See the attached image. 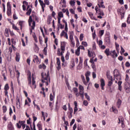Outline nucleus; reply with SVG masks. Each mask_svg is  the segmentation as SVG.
<instances>
[{"mask_svg": "<svg viewBox=\"0 0 130 130\" xmlns=\"http://www.w3.org/2000/svg\"><path fill=\"white\" fill-rule=\"evenodd\" d=\"M41 76H42V79H44L45 81H47V80H48L49 79V82H50V77H49V72H48L47 75H46V73H45V75H43V73H42L41 74Z\"/></svg>", "mask_w": 130, "mask_h": 130, "instance_id": "1", "label": "nucleus"}, {"mask_svg": "<svg viewBox=\"0 0 130 130\" xmlns=\"http://www.w3.org/2000/svg\"><path fill=\"white\" fill-rule=\"evenodd\" d=\"M124 89L126 93H129L130 92V84L128 82L125 83Z\"/></svg>", "mask_w": 130, "mask_h": 130, "instance_id": "2", "label": "nucleus"}, {"mask_svg": "<svg viewBox=\"0 0 130 130\" xmlns=\"http://www.w3.org/2000/svg\"><path fill=\"white\" fill-rule=\"evenodd\" d=\"M114 77L116 79V80H121V77L120 76V74L118 71L115 74V70L113 72Z\"/></svg>", "mask_w": 130, "mask_h": 130, "instance_id": "3", "label": "nucleus"}, {"mask_svg": "<svg viewBox=\"0 0 130 130\" xmlns=\"http://www.w3.org/2000/svg\"><path fill=\"white\" fill-rule=\"evenodd\" d=\"M106 76L107 79H108V81H113V78L112 76H110V72L109 71L107 72Z\"/></svg>", "mask_w": 130, "mask_h": 130, "instance_id": "4", "label": "nucleus"}, {"mask_svg": "<svg viewBox=\"0 0 130 130\" xmlns=\"http://www.w3.org/2000/svg\"><path fill=\"white\" fill-rule=\"evenodd\" d=\"M101 87H102V90H104V86H105V81L103 78L101 79Z\"/></svg>", "mask_w": 130, "mask_h": 130, "instance_id": "5", "label": "nucleus"}, {"mask_svg": "<svg viewBox=\"0 0 130 130\" xmlns=\"http://www.w3.org/2000/svg\"><path fill=\"white\" fill-rule=\"evenodd\" d=\"M82 63H83V59L81 57H80V60H79V64L78 66L77 67L78 70H81L82 69Z\"/></svg>", "mask_w": 130, "mask_h": 130, "instance_id": "6", "label": "nucleus"}, {"mask_svg": "<svg viewBox=\"0 0 130 130\" xmlns=\"http://www.w3.org/2000/svg\"><path fill=\"white\" fill-rule=\"evenodd\" d=\"M60 47H61V50L62 51H64V50H66V42H61Z\"/></svg>", "mask_w": 130, "mask_h": 130, "instance_id": "7", "label": "nucleus"}, {"mask_svg": "<svg viewBox=\"0 0 130 130\" xmlns=\"http://www.w3.org/2000/svg\"><path fill=\"white\" fill-rule=\"evenodd\" d=\"M26 11H27V12H26V15H27V16H30L32 12V9L30 8V6H27Z\"/></svg>", "mask_w": 130, "mask_h": 130, "instance_id": "8", "label": "nucleus"}, {"mask_svg": "<svg viewBox=\"0 0 130 130\" xmlns=\"http://www.w3.org/2000/svg\"><path fill=\"white\" fill-rule=\"evenodd\" d=\"M36 24V22H35V21H32V25L31 26V28L29 29V31L30 32V34L33 32V30H34L35 28V25Z\"/></svg>", "mask_w": 130, "mask_h": 130, "instance_id": "9", "label": "nucleus"}, {"mask_svg": "<svg viewBox=\"0 0 130 130\" xmlns=\"http://www.w3.org/2000/svg\"><path fill=\"white\" fill-rule=\"evenodd\" d=\"M51 21H52V17H51V16L49 15L48 16V18H47V24L48 25H50Z\"/></svg>", "mask_w": 130, "mask_h": 130, "instance_id": "10", "label": "nucleus"}, {"mask_svg": "<svg viewBox=\"0 0 130 130\" xmlns=\"http://www.w3.org/2000/svg\"><path fill=\"white\" fill-rule=\"evenodd\" d=\"M105 53L106 54L107 56H109L111 53H110V51L109 50V48H107L105 50Z\"/></svg>", "mask_w": 130, "mask_h": 130, "instance_id": "11", "label": "nucleus"}, {"mask_svg": "<svg viewBox=\"0 0 130 130\" xmlns=\"http://www.w3.org/2000/svg\"><path fill=\"white\" fill-rule=\"evenodd\" d=\"M20 54L19 53H16V57L15 59L17 62L20 61Z\"/></svg>", "mask_w": 130, "mask_h": 130, "instance_id": "12", "label": "nucleus"}, {"mask_svg": "<svg viewBox=\"0 0 130 130\" xmlns=\"http://www.w3.org/2000/svg\"><path fill=\"white\" fill-rule=\"evenodd\" d=\"M85 92H84V90H80L79 91V95H80V97H81L82 99H83V100H84V93Z\"/></svg>", "mask_w": 130, "mask_h": 130, "instance_id": "13", "label": "nucleus"}, {"mask_svg": "<svg viewBox=\"0 0 130 130\" xmlns=\"http://www.w3.org/2000/svg\"><path fill=\"white\" fill-rule=\"evenodd\" d=\"M120 105H121V101L120 99H118V101L117 102V106L118 108H119Z\"/></svg>", "mask_w": 130, "mask_h": 130, "instance_id": "14", "label": "nucleus"}, {"mask_svg": "<svg viewBox=\"0 0 130 130\" xmlns=\"http://www.w3.org/2000/svg\"><path fill=\"white\" fill-rule=\"evenodd\" d=\"M16 106L17 108H20L21 107V104L20 103V99H18L17 102H16Z\"/></svg>", "mask_w": 130, "mask_h": 130, "instance_id": "15", "label": "nucleus"}, {"mask_svg": "<svg viewBox=\"0 0 130 130\" xmlns=\"http://www.w3.org/2000/svg\"><path fill=\"white\" fill-rule=\"evenodd\" d=\"M118 120H119V121H118V123H119V124L120 123L121 121L122 124V123H123V120H124L123 117H119Z\"/></svg>", "mask_w": 130, "mask_h": 130, "instance_id": "16", "label": "nucleus"}, {"mask_svg": "<svg viewBox=\"0 0 130 130\" xmlns=\"http://www.w3.org/2000/svg\"><path fill=\"white\" fill-rule=\"evenodd\" d=\"M110 55L112 57H114V55L116 53L115 50L110 51Z\"/></svg>", "mask_w": 130, "mask_h": 130, "instance_id": "17", "label": "nucleus"}, {"mask_svg": "<svg viewBox=\"0 0 130 130\" xmlns=\"http://www.w3.org/2000/svg\"><path fill=\"white\" fill-rule=\"evenodd\" d=\"M105 40L106 42H107V43H110V37H106Z\"/></svg>", "mask_w": 130, "mask_h": 130, "instance_id": "18", "label": "nucleus"}, {"mask_svg": "<svg viewBox=\"0 0 130 130\" xmlns=\"http://www.w3.org/2000/svg\"><path fill=\"white\" fill-rule=\"evenodd\" d=\"M12 28L16 31H20V29L18 28V27L16 25H15V24L14 23H12Z\"/></svg>", "mask_w": 130, "mask_h": 130, "instance_id": "19", "label": "nucleus"}, {"mask_svg": "<svg viewBox=\"0 0 130 130\" xmlns=\"http://www.w3.org/2000/svg\"><path fill=\"white\" fill-rule=\"evenodd\" d=\"M33 22V19H32V16H29V19H28V24L29 26H31V23Z\"/></svg>", "mask_w": 130, "mask_h": 130, "instance_id": "20", "label": "nucleus"}, {"mask_svg": "<svg viewBox=\"0 0 130 130\" xmlns=\"http://www.w3.org/2000/svg\"><path fill=\"white\" fill-rule=\"evenodd\" d=\"M98 15H100L101 16H104V12L101 11V9H99Z\"/></svg>", "mask_w": 130, "mask_h": 130, "instance_id": "21", "label": "nucleus"}, {"mask_svg": "<svg viewBox=\"0 0 130 130\" xmlns=\"http://www.w3.org/2000/svg\"><path fill=\"white\" fill-rule=\"evenodd\" d=\"M35 60H36L37 63H40V61L39 60V58H38V56H35Z\"/></svg>", "mask_w": 130, "mask_h": 130, "instance_id": "22", "label": "nucleus"}, {"mask_svg": "<svg viewBox=\"0 0 130 130\" xmlns=\"http://www.w3.org/2000/svg\"><path fill=\"white\" fill-rule=\"evenodd\" d=\"M9 89H10V86H9L8 84H6L5 86L4 90H5V91H8V90H9Z\"/></svg>", "mask_w": 130, "mask_h": 130, "instance_id": "23", "label": "nucleus"}, {"mask_svg": "<svg viewBox=\"0 0 130 130\" xmlns=\"http://www.w3.org/2000/svg\"><path fill=\"white\" fill-rule=\"evenodd\" d=\"M7 10H12V6H11V3L10 2L7 3Z\"/></svg>", "mask_w": 130, "mask_h": 130, "instance_id": "24", "label": "nucleus"}, {"mask_svg": "<svg viewBox=\"0 0 130 130\" xmlns=\"http://www.w3.org/2000/svg\"><path fill=\"white\" fill-rule=\"evenodd\" d=\"M35 78H34V77L32 76V85L35 86V88H36V85H35Z\"/></svg>", "mask_w": 130, "mask_h": 130, "instance_id": "25", "label": "nucleus"}, {"mask_svg": "<svg viewBox=\"0 0 130 130\" xmlns=\"http://www.w3.org/2000/svg\"><path fill=\"white\" fill-rule=\"evenodd\" d=\"M58 16L59 17V18H63V14H62V12H59L58 13Z\"/></svg>", "mask_w": 130, "mask_h": 130, "instance_id": "26", "label": "nucleus"}, {"mask_svg": "<svg viewBox=\"0 0 130 130\" xmlns=\"http://www.w3.org/2000/svg\"><path fill=\"white\" fill-rule=\"evenodd\" d=\"M39 2L40 5L42 7H45V4H44V3H43V1H42V0H39Z\"/></svg>", "mask_w": 130, "mask_h": 130, "instance_id": "27", "label": "nucleus"}, {"mask_svg": "<svg viewBox=\"0 0 130 130\" xmlns=\"http://www.w3.org/2000/svg\"><path fill=\"white\" fill-rule=\"evenodd\" d=\"M8 16H11L12 15V9H7Z\"/></svg>", "mask_w": 130, "mask_h": 130, "instance_id": "28", "label": "nucleus"}, {"mask_svg": "<svg viewBox=\"0 0 130 130\" xmlns=\"http://www.w3.org/2000/svg\"><path fill=\"white\" fill-rule=\"evenodd\" d=\"M16 72H17V81L19 83V78H20V73L19 72V71L18 70H16Z\"/></svg>", "mask_w": 130, "mask_h": 130, "instance_id": "29", "label": "nucleus"}, {"mask_svg": "<svg viewBox=\"0 0 130 130\" xmlns=\"http://www.w3.org/2000/svg\"><path fill=\"white\" fill-rule=\"evenodd\" d=\"M5 34H6V37H9V29L8 28L5 29Z\"/></svg>", "mask_w": 130, "mask_h": 130, "instance_id": "30", "label": "nucleus"}, {"mask_svg": "<svg viewBox=\"0 0 130 130\" xmlns=\"http://www.w3.org/2000/svg\"><path fill=\"white\" fill-rule=\"evenodd\" d=\"M56 60H57V62H56L57 65L60 66V60L59 58V57L56 58Z\"/></svg>", "mask_w": 130, "mask_h": 130, "instance_id": "31", "label": "nucleus"}, {"mask_svg": "<svg viewBox=\"0 0 130 130\" xmlns=\"http://www.w3.org/2000/svg\"><path fill=\"white\" fill-rule=\"evenodd\" d=\"M23 23H24V21H20L19 22V25L20 26L21 30H22V27H23Z\"/></svg>", "mask_w": 130, "mask_h": 130, "instance_id": "32", "label": "nucleus"}, {"mask_svg": "<svg viewBox=\"0 0 130 130\" xmlns=\"http://www.w3.org/2000/svg\"><path fill=\"white\" fill-rule=\"evenodd\" d=\"M113 84V81L110 80L108 82V86L109 87H111L112 85Z\"/></svg>", "mask_w": 130, "mask_h": 130, "instance_id": "33", "label": "nucleus"}, {"mask_svg": "<svg viewBox=\"0 0 130 130\" xmlns=\"http://www.w3.org/2000/svg\"><path fill=\"white\" fill-rule=\"evenodd\" d=\"M85 96L87 99V100H88V101H90V96H89L88 95V93H85Z\"/></svg>", "mask_w": 130, "mask_h": 130, "instance_id": "34", "label": "nucleus"}, {"mask_svg": "<svg viewBox=\"0 0 130 130\" xmlns=\"http://www.w3.org/2000/svg\"><path fill=\"white\" fill-rule=\"evenodd\" d=\"M28 85H29L30 86H31V75L29 76L28 78Z\"/></svg>", "mask_w": 130, "mask_h": 130, "instance_id": "35", "label": "nucleus"}, {"mask_svg": "<svg viewBox=\"0 0 130 130\" xmlns=\"http://www.w3.org/2000/svg\"><path fill=\"white\" fill-rule=\"evenodd\" d=\"M37 126L39 128V130H42V126L41 125V124L38 123L37 124Z\"/></svg>", "mask_w": 130, "mask_h": 130, "instance_id": "36", "label": "nucleus"}, {"mask_svg": "<svg viewBox=\"0 0 130 130\" xmlns=\"http://www.w3.org/2000/svg\"><path fill=\"white\" fill-rule=\"evenodd\" d=\"M75 53L76 54V55H78V56H79V55H80V50L79 49H78L76 50Z\"/></svg>", "mask_w": 130, "mask_h": 130, "instance_id": "37", "label": "nucleus"}, {"mask_svg": "<svg viewBox=\"0 0 130 130\" xmlns=\"http://www.w3.org/2000/svg\"><path fill=\"white\" fill-rule=\"evenodd\" d=\"M3 110L4 113H5V112H7V106H3Z\"/></svg>", "mask_w": 130, "mask_h": 130, "instance_id": "38", "label": "nucleus"}, {"mask_svg": "<svg viewBox=\"0 0 130 130\" xmlns=\"http://www.w3.org/2000/svg\"><path fill=\"white\" fill-rule=\"evenodd\" d=\"M79 89L80 91H84V87H83L81 84H79Z\"/></svg>", "mask_w": 130, "mask_h": 130, "instance_id": "39", "label": "nucleus"}, {"mask_svg": "<svg viewBox=\"0 0 130 130\" xmlns=\"http://www.w3.org/2000/svg\"><path fill=\"white\" fill-rule=\"evenodd\" d=\"M91 66L93 71H94V72H96L97 69H96V66H95V64H92Z\"/></svg>", "mask_w": 130, "mask_h": 130, "instance_id": "40", "label": "nucleus"}, {"mask_svg": "<svg viewBox=\"0 0 130 130\" xmlns=\"http://www.w3.org/2000/svg\"><path fill=\"white\" fill-rule=\"evenodd\" d=\"M112 109L113 111L114 112V113H117L118 112L117 109H116V108H114L113 107H112Z\"/></svg>", "mask_w": 130, "mask_h": 130, "instance_id": "41", "label": "nucleus"}, {"mask_svg": "<svg viewBox=\"0 0 130 130\" xmlns=\"http://www.w3.org/2000/svg\"><path fill=\"white\" fill-rule=\"evenodd\" d=\"M83 39H84V35H83L82 34H81L80 36V41H83Z\"/></svg>", "mask_w": 130, "mask_h": 130, "instance_id": "42", "label": "nucleus"}, {"mask_svg": "<svg viewBox=\"0 0 130 130\" xmlns=\"http://www.w3.org/2000/svg\"><path fill=\"white\" fill-rule=\"evenodd\" d=\"M44 54H45V55H47V50L46 49V47H45L44 49Z\"/></svg>", "mask_w": 130, "mask_h": 130, "instance_id": "43", "label": "nucleus"}, {"mask_svg": "<svg viewBox=\"0 0 130 130\" xmlns=\"http://www.w3.org/2000/svg\"><path fill=\"white\" fill-rule=\"evenodd\" d=\"M66 32H65L64 30H62L60 34V37H62V36H64V35L66 34Z\"/></svg>", "mask_w": 130, "mask_h": 130, "instance_id": "44", "label": "nucleus"}, {"mask_svg": "<svg viewBox=\"0 0 130 130\" xmlns=\"http://www.w3.org/2000/svg\"><path fill=\"white\" fill-rule=\"evenodd\" d=\"M82 45H84V46H85V47H87V46H88V43H87V42H82Z\"/></svg>", "mask_w": 130, "mask_h": 130, "instance_id": "45", "label": "nucleus"}, {"mask_svg": "<svg viewBox=\"0 0 130 130\" xmlns=\"http://www.w3.org/2000/svg\"><path fill=\"white\" fill-rule=\"evenodd\" d=\"M50 101H53V95H52V93L50 94Z\"/></svg>", "mask_w": 130, "mask_h": 130, "instance_id": "46", "label": "nucleus"}, {"mask_svg": "<svg viewBox=\"0 0 130 130\" xmlns=\"http://www.w3.org/2000/svg\"><path fill=\"white\" fill-rule=\"evenodd\" d=\"M73 91H74V92L75 93V94H76V93H78V88H77L76 87H74Z\"/></svg>", "mask_w": 130, "mask_h": 130, "instance_id": "47", "label": "nucleus"}, {"mask_svg": "<svg viewBox=\"0 0 130 130\" xmlns=\"http://www.w3.org/2000/svg\"><path fill=\"white\" fill-rule=\"evenodd\" d=\"M76 4V2L74 1H71L70 2V4L72 6V5H73V6H75V4Z\"/></svg>", "mask_w": 130, "mask_h": 130, "instance_id": "48", "label": "nucleus"}, {"mask_svg": "<svg viewBox=\"0 0 130 130\" xmlns=\"http://www.w3.org/2000/svg\"><path fill=\"white\" fill-rule=\"evenodd\" d=\"M125 80L126 83H128V80H129L128 75H127V74L126 75V78H125Z\"/></svg>", "mask_w": 130, "mask_h": 130, "instance_id": "49", "label": "nucleus"}, {"mask_svg": "<svg viewBox=\"0 0 130 130\" xmlns=\"http://www.w3.org/2000/svg\"><path fill=\"white\" fill-rule=\"evenodd\" d=\"M90 71H87L85 73V77H89L90 76Z\"/></svg>", "mask_w": 130, "mask_h": 130, "instance_id": "50", "label": "nucleus"}, {"mask_svg": "<svg viewBox=\"0 0 130 130\" xmlns=\"http://www.w3.org/2000/svg\"><path fill=\"white\" fill-rule=\"evenodd\" d=\"M88 101H83V105H85V106H88Z\"/></svg>", "mask_w": 130, "mask_h": 130, "instance_id": "51", "label": "nucleus"}, {"mask_svg": "<svg viewBox=\"0 0 130 130\" xmlns=\"http://www.w3.org/2000/svg\"><path fill=\"white\" fill-rule=\"evenodd\" d=\"M44 3L47 5V6H49V0H44Z\"/></svg>", "mask_w": 130, "mask_h": 130, "instance_id": "52", "label": "nucleus"}, {"mask_svg": "<svg viewBox=\"0 0 130 130\" xmlns=\"http://www.w3.org/2000/svg\"><path fill=\"white\" fill-rule=\"evenodd\" d=\"M125 67H126L127 68H129V67H130L129 62H128V61L126 62Z\"/></svg>", "mask_w": 130, "mask_h": 130, "instance_id": "53", "label": "nucleus"}, {"mask_svg": "<svg viewBox=\"0 0 130 130\" xmlns=\"http://www.w3.org/2000/svg\"><path fill=\"white\" fill-rule=\"evenodd\" d=\"M98 4L103 5L104 2H103V0H98Z\"/></svg>", "mask_w": 130, "mask_h": 130, "instance_id": "54", "label": "nucleus"}, {"mask_svg": "<svg viewBox=\"0 0 130 130\" xmlns=\"http://www.w3.org/2000/svg\"><path fill=\"white\" fill-rule=\"evenodd\" d=\"M13 19L14 20H17L18 19V17H17V15H16V13H14L13 14Z\"/></svg>", "mask_w": 130, "mask_h": 130, "instance_id": "55", "label": "nucleus"}, {"mask_svg": "<svg viewBox=\"0 0 130 130\" xmlns=\"http://www.w3.org/2000/svg\"><path fill=\"white\" fill-rule=\"evenodd\" d=\"M77 111H78V107H75L74 114H76V112H77Z\"/></svg>", "mask_w": 130, "mask_h": 130, "instance_id": "56", "label": "nucleus"}, {"mask_svg": "<svg viewBox=\"0 0 130 130\" xmlns=\"http://www.w3.org/2000/svg\"><path fill=\"white\" fill-rule=\"evenodd\" d=\"M70 13H71V14H73V15H75V10H74V9H70Z\"/></svg>", "mask_w": 130, "mask_h": 130, "instance_id": "57", "label": "nucleus"}, {"mask_svg": "<svg viewBox=\"0 0 130 130\" xmlns=\"http://www.w3.org/2000/svg\"><path fill=\"white\" fill-rule=\"evenodd\" d=\"M12 113H13V110L12 109V108L10 107V109H9V114H10V115H12Z\"/></svg>", "mask_w": 130, "mask_h": 130, "instance_id": "58", "label": "nucleus"}, {"mask_svg": "<svg viewBox=\"0 0 130 130\" xmlns=\"http://www.w3.org/2000/svg\"><path fill=\"white\" fill-rule=\"evenodd\" d=\"M74 123H75V119H73L72 120V121L70 123L71 126H72V125H73L74 124Z\"/></svg>", "mask_w": 130, "mask_h": 130, "instance_id": "59", "label": "nucleus"}, {"mask_svg": "<svg viewBox=\"0 0 130 130\" xmlns=\"http://www.w3.org/2000/svg\"><path fill=\"white\" fill-rule=\"evenodd\" d=\"M127 24H130V15L127 17Z\"/></svg>", "mask_w": 130, "mask_h": 130, "instance_id": "60", "label": "nucleus"}, {"mask_svg": "<svg viewBox=\"0 0 130 130\" xmlns=\"http://www.w3.org/2000/svg\"><path fill=\"white\" fill-rule=\"evenodd\" d=\"M19 123L21 126L22 125V124H24V123H25V121H19Z\"/></svg>", "mask_w": 130, "mask_h": 130, "instance_id": "61", "label": "nucleus"}, {"mask_svg": "<svg viewBox=\"0 0 130 130\" xmlns=\"http://www.w3.org/2000/svg\"><path fill=\"white\" fill-rule=\"evenodd\" d=\"M100 34H101V36H102L103 34H104V30H101L100 31Z\"/></svg>", "mask_w": 130, "mask_h": 130, "instance_id": "62", "label": "nucleus"}, {"mask_svg": "<svg viewBox=\"0 0 130 130\" xmlns=\"http://www.w3.org/2000/svg\"><path fill=\"white\" fill-rule=\"evenodd\" d=\"M69 53H67L65 56V58L67 60H68L69 59Z\"/></svg>", "mask_w": 130, "mask_h": 130, "instance_id": "63", "label": "nucleus"}, {"mask_svg": "<svg viewBox=\"0 0 130 130\" xmlns=\"http://www.w3.org/2000/svg\"><path fill=\"white\" fill-rule=\"evenodd\" d=\"M78 130H83V127L82 126H78Z\"/></svg>", "mask_w": 130, "mask_h": 130, "instance_id": "64", "label": "nucleus"}]
</instances>
